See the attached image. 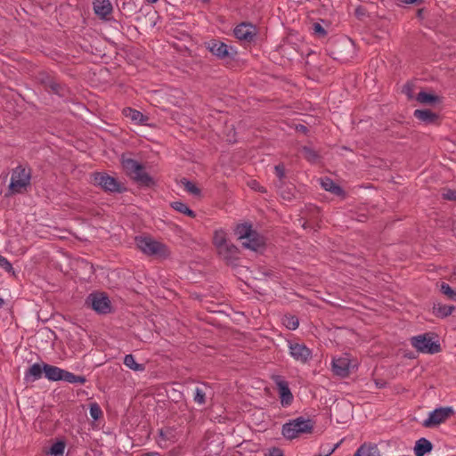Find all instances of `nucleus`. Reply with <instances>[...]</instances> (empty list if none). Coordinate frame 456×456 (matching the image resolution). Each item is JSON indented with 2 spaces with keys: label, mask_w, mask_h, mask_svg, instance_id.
<instances>
[{
  "label": "nucleus",
  "mask_w": 456,
  "mask_h": 456,
  "mask_svg": "<svg viewBox=\"0 0 456 456\" xmlns=\"http://www.w3.org/2000/svg\"><path fill=\"white\" fill-rule=\"evenodd\" d=\"M440 289L448 298L456 300V290L452 289L447 283L443 282L440 286Z\"/></svg>",
  "instance_id": "nucleus-37"
},
{
  "label": "nucleus",
  "mask_w": 456,
  "mask_h": 456,
  "mask_svg": "<svg viewBox=\"0 0 456 456\" xmlns=\"http://www.w3.org/2000/svg\"><path fill=\"white\" fill-rule=\"evenodd\" d=\"M4 304V300L2 297H0V308H2Z\"/></svg>",
  "instance_id": "nucleus-52"
},
{
  "label": "nucleus",
  "mask_w": 456,
  "mask_h": 456,
  "mask_svg": "<svg viewBox=\"0 0 456 456\" xmlns=\"http://www.w3.org/2000/svg\"><path fill=\"white\" fill-rule=\"evenodd\" d=\"M102 414V411L97 403H92L90 405V415L94 420L99 419Z\"/></svg>",
  "instance_id": "nucleus-39"
},
{
  "label": "nucleus",
  "mask_w": 456,
  "mask_h": 456,
  "mask_svg": "<svg viewBox=\"0 0 456 456\" xmlns=\"http://www.w3.org/2000/svg\"><path fill=\"white\" fill-rule=\"evenodd\" d=\"M331 366L334 374L342 376V360L340 358H333Z\"/></svg>",
  "instance_id": "nucleus-38"
},
{
  "label": "nucleus",
  "mask_w": 456,
  "mask_h": 456,
  "mask_svg": "<svg viewBox=\"0 0 456 456\" xmlns=\"http://www.w3.org/2000/svg\"><path fill=\"white\" fill-rule=\"evenodd\" d=\"M135 244L143 254L159 259H166L170 256V250L167 245L149 236H138Z\"/></svg>",
  "instance_id": "nucleus-2"
},
{
  "label": "nucleus",
  "mask_w": 456,
  "mask_h": 456,
  "mask_svg": "<svg viewBox=\"0 0 456 456\" xmlns=\"http://www.w3.org/2000/svg\"><path fill=\"white\" fill-rule=\"evenodd\" d=\"M124 364L132 370L143 371L145 367L142 363H137L133 354H126L124 358Z\"/></svg>",
  "instance_id": "nucleus-27"
},
{
  "label": "nucleus",
  "mask_w": 456,
  "mask_h": 456,
  "mask_svg": "<svg viewBox=\"0 0 456 456\" xmlns=\"http://www.w3.org/2000/svg\"><path fill=\"white\" fill-rule=\"evenodd\" d=\"M94 10L101 18H105L112 11V5L109 0H94Z\"/></svg>",
  "instance_id": "nucleus-17"
},
{
  "label": "nucleus",
  "mask_w": 456,
  "mask_h": 456,
  "mask_svg": "<svg viewBox=\"0 0 456 456\" xmlns=\"http://www.w3.org/2000/svg\"><path fill=\"white\" fill-rule=\"evenodd\" d=\"M248 185L253 189V190H256V191H262V187L259 185L258 182L256 181V180H252L248 183Z\"/></svg>",
  "instance_id": "nucleus-44"
},
{
  "label": "nucleus",
  "mask_w": 456,
  "mask_h": 456,
  "mask_svg": "<svg viewBox=\"0 0 456 456\" xmlns=\"http://www.w3.org/2000/svg\"><path fill=\"white\" fill-rule=\"evenodd\" d=\"M358 367V361L355 358L344 355V376L354 372Z\"/></svg>",
  "instance_id": "nucleus-29"
},
{
  "label": "nucleus",
  "mask_w": 456,
  "mask_h": 456,
  "mask_svg": "<svg viewBox=\"0 0 456 456\" xmlns=\"http://www.w3.org/2000/svg\"><path fill=\"white\" fill-rule=\"evenodd\" d=\"M122 167L129 176H132L134 173L138 170L140 164L133 159L122 156L121 159Z\"/></svg>",
  "instance_id": "nucleus-23"
},
{
  "label": "nucleus",
  "mask_w": 456,
  "mask_h": 456,
  "mask_svg": "<svg viewBox=\"0 0 456 456\" xmlns=\"http://www.w3.org/2000/svg\"><path fill=\"white\" fill-rule=\"evenodd\" d=\"M61 380L67 381L70 384H84L86 382V378L83 376H77L64 370Z\"/></svg>",
  "instance_id": "nucleus-31"
},
{
  "label": "nucleus",
  "mask_w": 456,
  "mask_h": 456,
  "mask_svg": "<svg viewBox=\"0 0 456 456\" xmlns=\"http://www.w3.org/2000/svg\"><path fill=\"white\" fill-rule=\"evenodd\" d=\"M62 369L45 363V377L51 381H59L62 379Z\"/></svg>",
  "instance_id": "nucleus-18"
},
{
  "label": "nucleus",
  "mask_w": 456,
  "mask_h": 456,
  "mask_svg": "<svg viewBox=\"0 0 456 456\" xmlns=\"http://www.w3.org/2000/svg\"><path fill=\"white\" fill-rule=\"evenodd\" d=\"M234 232L241 245L246 248L257 251L265 246V238L253 230L248 224H238Z\"/></svg>",
  "instance_id": "nucleus-1"
},
{
  "label": "nucleus",
  "mask_w": 456,
  "mask_h": 456,
  "mask_svg": "<svg viewBox=\"0 0 456 456\" xmlns=\"http://www.w3.org/2000/svg\"><path fill=\"white\" fill-rule=\"evenodd\" d=\"M0 267L8 273L13 272V268L12 264L8 261L7 258L0 255Z\"/></svg>",
  "instance_id": "nucleus-41"
},
{
  "label": "nucleus",
  "mask_w": 456,
  "mask_h": 456,
  "mask_svg": "<svg viewBox=\"0 0 456 456\" xmlns=\"http://www.w3.org/2000/svg\"><path fill=\"white\" fill-rule=\"evenodd\" d=\"M172 207L175 210L183 213L184 215H187L191 217H194L195 214L192 210H191L188 206L181 201H175L172 203Z\"/></svg>",
  "instance_id": "nucleus-36"
},
{
  "label": "nucleus",
  "mask_w": 456,
  "mask_h": 456,
  "mask_svg": "<svg viewBox=\"0 0 456 456\" xmlns=\"http://www.w3.org/2000/svg\"><path fill=\"white\" fill-rule=\"evenodd\" d=\"M302 155L309 161H314L317 158L316 153L310 148L305 147L302 150Z\"/></svg>",
  "instance_id": "nucleus-40"
},
{
  "label": "nucleus",
  "mask_w": 456,
  "mask_h": 456,
  "mask_svg": "<svg viewBox=\"0 0 456 456\" xmlns=\"http://www.w3.org/2000/svg\"><path fill=\"white\" fill-rule=\"evenodd\" d=\"M288 347L290 356L297 362L305 363L311 358L312 353L304 344L289 341Z\"/></svg>",
  "instance_id": "nucleus-9"
},
{
  "label": "nucleus",
  "mask_w": 456,
  "mask_h": 456,
  "mask_svg": "<svg viewBox=\"0 0 456 456\" xmlns=\"http://www.w3.org/2000/svg\"><path fill=\"white\" fill-rule=\"evenodd\" d=\"M444 197L447 200H456V191L449 190L444 193Z\"/></svg>",
  "instance_id": "nucleus-43"
},
{
  "label": "nucleus",
  "mask_w": 456,
  "mask_h": 456,
  "mask_svg": "<svg viewBox=\"0 0 456 456\" xmlns=\"http://www.w3.org/2000/svg\"><path fill=\"white\" fill-rule=\"evenodd\" d=\"M297 130H300V131H305L306 128L305 126L303 125H299L298 126H297Z\"/></svg>",
  "instance_id": "nucleus-51"
},
{
  "label": "nucleus",
  "mask_w": 456,
  "mask_h": 456,
  "mask_svg": "<svg viewBox=\"0 0 456 456\" xmlns=\"http://www.w3.org/2000/svg\"><path fill=\"white\" fill-rule=\"evenodd\" d=\"M281 322L282 324L290 330H295L299 325L298 319L294 315H284Z\"/></svg>",
  "instance_id": "nucleus-33"
},
{
  "label": "nucleus",
  "mask_w": 456,
  "mask_h": 456,
  "mask_svg": "<svg viewBox=\"0 0 456 456\" xmlns=\"http://www.w3.org/2000/svg\"><path fill=\"white\" fill-rule=\"evenodd\" d=\"M149 3L154 4L157 3L159 0H147Z\"/></svg>",
  "instance_id": "nucleus-54"
},
{
  "label": "nucleus",
  "mask_w": 456,
  "mask_h": 456,
  "mask_svg": "<svg viewBox=\"0 0 456 456\" xmlns=\"http://www.w3.org/2000/svg\"><path fill=\"white\" fill-rule=\"evenodd\" d=\"M432 450V444L426 438H420L416 442L414 453L416 456H424Z\"/></svg>",
  "instance_id": "nucleus-22"
},
{
  "label": "nucleus",
  "mask_w": 456,
  "mask_h": 456,
  "mask_svg": "<svg viewBox=\"0 0 456 456\" xmlns=\"http://www.w3.org/2000/svg\"><path fill=\"white\" fill-rule=\"evenodd\" d=\"M269 456H283V453L280 449L273 448L269 452Z\"/></svg>",
  "instance_id": "nucleus-45"
},
{
  "label": "nucleus",
  "mask_w": 456,
  "mask_h": 456,
  "mask_svg": "<svg viewBox=\"0 0 456 456\" xmlns=\"http://www.w3.org/2000/svg\"><path fill=\"white\" fill-rule=\"evenodd\" d=\"M281 195L286 200H290L291 198L290 196H286L283 191H281Z\"/></svg>",
  "instance_id": "nucleus-50"
},
{
  "label": "nucleus",
  "mask_w": 456,
  "mask_h": 456,
  "mask_svg": "<svg viewBox=\"0 0 456 456\" xmlns=\"http://www.w3.org/2000/svg\"><path fill=\"white\" fill-rule=\"evenodd\" d=\"M227 241L226 233L224 230H217L214 233L213 243L216 248L223 247Z\"/></svg>",
  "instance_id": "nucleus-34"
},
{
  "label": "nucleus",
  "mask_w": 456,
  "mask_h": 456,
  "mask_svg": "<svg viewBox=\"0 0 456 456\" xmlns=\"http://www.w3.org/2000/svg\"><path fill=\"white\" fill-rule=\"evenodd\" d=\"M181 185L187 192L194 196H199L200 194V190L196 186V184L187 179L181 180Z\"/></svg>",
  "instance_id": "nucleus-35"
},
{
  "label": "nucleus",
  "mask_w": 456,
  "mask_h": 456,
  "mask_svg": "<svg viewBox=\"0 0 456 456\" xmlns=\"http://www.w3.org/2000/svg\"><path fill=\"white\" fill-rule=\"evenodd\" d=\"M218 255L225 261H231L236 257L238 248L233 244L226 242L223 247L216 248Z\"/></svg>",
  "instance_id": "nucleus-15"
},
{
  "label": "nucleus",
  "mask_w": 456,
  "mask_h": 456,
  "mask_svg": "<svg viewBox=\"0 0 456 456\" xmlns=\"http://www.w3.org/2000/svg\"><path fill=\"white\" fill-rule=\"evenodd\" d=\"M403 92L407 94L408 97H410V98L411 97V94L410 93V86H404Z\"/></svg>",
  "instance_id": "nucleus-49"
},
{
  "label": "nucleus",
  "mask_w": 456,
  "mask_h": 456,
  "mask_svg": "<svg viewBox=\"0 0 456 456\" xmlns=\"http://www.w3.org/2000/svg\"><path fill=\"white\" fill-rule=\"evenodd\" d=\"M61 380L67 381L70 384H84L86 382V378L83 376H77L64 370Z\"/></svg>",
  "instance_id": "nucleus-30"
},
{
  "label": "nucleus",
  "mask_w": 456,
  "mask_h": 456,
  "mask_svg": "<svg viewBox=\"0 0 456 456\" xmlns=\"http://www.w3.org/2000/svg\"><path fill=\"white\" fill-rule=\"evenodd\" d=\"M30 175L22 167H17L12 175L10 188L14 192H20L29 184Z\"/></svg>",
  "instance_id": "nucleus-7"
},
{
  "label": "nucleus",
  "mask_w": 456,
  "mask_h": 456,
  "mask_svg": "<svg viewBox=\"0 0 456 456\" xmlns=\"http://www.w3.org/2000/svg\"><path fill=\"white\" fill-rule=\"evenodd\" d=\"M65 447L64 442L58 441L50 446L46 453L49 456H64Z\"/></svg>",
  "instance_id": "nucleus-28"
},
{
  "label": "nucleus",
  "mask_w": 456,
  "mask_h": 456,
  "mask_svg": "<svg viewBox=\"0 0 456 456\" xmlns=\"http://www.w3.org/2000/svg\"><path fill=\"white\" fill-rule=\"evenodd\" d=\"M417 101L423 104H434L439 102L438 96L428 92H419Z\"/></svg>",
  "instance_id": "nucleus-26"
},
{
  "label": "nucleus",
  "mask_w": 456,
  "mask_h": 456,
  "mask_svg": "<svg viewBox=\"0 0 456 456\" xmlns=\"http://www.w3.org/2000/svg\"><path fill=\"white\" fill-rule=\"evenodd\" d=\"M274 169H275V173H276L277 176L280 179H281L284 175L283 167H281V166H276L274 167Z\"/></svg>",
  "instance_id": "nucleus-46"
},
{
  "label": "nucleus",
  "mask_w": 456,
  "mask_h": 456,
  "mask_svg": "<svg viewBox=\"0 0 456 456\" xmlns=\"http://www.w3.org/2000/svg\"><path fill=\"white\" fill-rule=\"evenodd\" d=\"M314 425L310 419L297 418L282 427V435L288 439H294L301 435L311 433Z\"/></svg>",
  "instance_id": "nucleus-3"
},
{
  "label": "nucleus",
  "mask_w": 456,
  "mask_h": 456,
  "mask_svg": "<svg viewBox=\"0 0 456 456\" xmlns=\"http://www.w3.org/2000/svg\"><path fill=\"white\" fill-rule=\"evenodd\" d=\"M320 183L322 187L328 191L336 195H340L342 193V189L329 177L322 178Z\"/></svg>",
  "instance_id": "nucleus-25"
},
{
  "label": "nucleus",
  "mask_w": 456,
  "mask_h": 456,
  "mask_svg": "<svg viewBox=\"0 0 456 456\" xmlns=\"http://www.w3.org/2000/svg\"><path fill=\"white\" fill-rule=\"evenodd\" d=\"M131 177L133 179L136 180L138 183L144 184V185H150L152 183V179L145 172V170L142 165H140V167H138V170H136Z\"/></svg>",
  "instance_id": "nucleus-24"
},
{
  "label": "nucleus",
  "mask_w": 456,
  "mask_h": 456,
  "mask_svg": "<svg viewBox=\"0 0 456 456\" xmlns=\"http://www.w3.org/2000/svg\"><path fill=\"white\" fill-rule=\"evenodd\" d=\"M209 387L207 384H200L197 386L193 392V400L196 403L202 405L206 403V397Z\"/></svg>",
  "instance_id": "nucleus-19"
},
{
  "label": "nucleus",
  "mask_w": 456,
  "mask_h": 456,
  "mask_svg": "<svg viewBox=\"0 0 456 456\" xmlns=\"http://www.w3.org/2000/svg\"><path fill=\"white\" fill-rule=\"evenodd\" d=\"M234 35L240 41L251 42L256 35V28L249 23H241L234 28Z\"/></svg>",
  "instance_id": "nucleus-10"
},
{
  "label": "nucleus",
  "mask_w": 456,
  "mask_h": 456,
  "mask_svg": "<svg viewBox=\"0 0 456 456\" xmlns=\"http://www.w3.org/2000/svg\"><path fill=\"white\" fill-rule=\"evenodd\" d=\"M274 382L278 387L282 406L290 405L293 401V395L289 390L288 383L279 376L274 378Z\"/></svg>",
  "instance_id": "nucleus-11"
},
{
  "label": "nucleus",
  "mask_w": 456,
  "mask_h": 456,
  "mask_svg": "<svg viewBox=\"0 0 456 456\" xmlns=\"http://www.w3.org/2000/svg\"><path fill=\"white\" fill-rule=\"evenodd\" d=\"M346 45L347 47H350L351 49L354 50V43L353 41L350 39V38H347L346 39V42L344 41V45Z\"/></svg>",
  "instance_id": "nucleus-47"
},
{
  "label": "nucleus",
  "mask_w": 456,
  "mask_h": 456,
  "mask_svg": "<svg viewBox=\"0 0 456 456\" xmlns=\"http://www.w3.org/2000/svg\"><path fill=\"white\" fill-rule=\"evenodd\" d=\"M86 304L99 314H107L110 312V301L104 293H93L87 299Z\"/></svg>",
  "instance_id": "nucleus-6"
},
{
  "label": "nucleus",
  "mask_w": 456,
  "mask_h": 456,
  "mask_svg": "<svg viewBox=\"0 0 456 456\" xmlns=\"http://www.w3.org/2000/svg\"><path fill=\"white\" fill-rule=\"evenodd\" d=\"M143 456H157L156 453H146Z\"/></svg>",
  "instance_id": "nucleus-53"
},
{
  "label": "nucleus",
  "mask_w": 456,
  "mask_h": 456,
  "mask_svg": "<svg viewBox=\"0 0 456 456\" xmlns=\"http://www.w3.org/2000/svg\"><path fill=\"white\" fill-rule=\"evenodd\" d=\"M354 456H380V454L376 444H364L358 448Z\"/></svg>",
  "instance_id": "nucleus-21"
},
{
  "label": "nucleus",
  "mask_w": 456,
  "mask_h": 456,
  "mask_svg": "<svg viewBox=\"0 0 456 456\" xmlns=\"http://www.w3.org/2000/svg\"><path fill=\"white\" fill-rule=\"evenodd\" d=\"M414 117L425 124L435 123L437 119V116L428 110H416Z\"/></svg>",
  "instance_id": "nucleus-20"
},
{
  "label": "nucleus",
  "mask_w": 456,
  "mask_h": 456,
  "mask_svg": "<svg viewBox=\"0 0 456 456\" xmlns=\"http://www.w3.org/2000/svg\"><path fill=\"white\" fill-rule=\"evenodd\" d=\"M94 183L105 191L111 192L120 191L121 186L118 181L105 173H97L93 176Z\"/></svg>",
  "instance_id": "nucleus-8"
},
{
  "label": "nucleus",
  "mask_w": 456,
  "mask_h": 456,
  "mask_svg": "<svg viewBox=\"0 0 456 456\" xmlns=\"http://www.w3.org/2000/svg\"><path fill=\"white\" fill-rule=\"evenodd\" d=\"M179 433L172 428H166L160 430V439L159 443L161 445L167 446V443L174 444L179 440Z\"/></svg>",
  "instance_id": "nucleus-14"
},
{
  "label": "nucleus",
  "mask_w": 456,
  "mask_h": 456,
  "mask_svg": "<svg viewBox=\"0 0 456 456\" xmlns=\"http://www.w3.org/2000/svg\"><path fill=\"white\" fill-rule=\"evenodd\" d=\"M45 363L36 362L32 364L28 370L25 372L24 380L27 383L34 382L42 378L45 374Z\"/></svg>",
  "instance_id": "nucleus-13"
},
{
  "label": "nucleus",
  "mask_w": 456,
  "mask_h": 456,
  "mask_svg": "<svg viewBox=\"0 0 456 456\" xmlns=\"http://www.w3.org/2000/svg\"><path fill=\"white\" fill-rule=\"evenodd\" d=\"M453 307L446 305H435L433 311L434 314L438 317H446L452 313Z\"/></svg>",
  "instance_id": "nucleus-32"
},
{
  "label": "nucleus",
  "mask_w": 456,
  "mask_h": 456,
  "mask_svg": "<svg viewBox=\"0 0 456 456\" xmlns=\"http://www.w3.org/2000/svg\"><path fill=\"white\" fill-rule=\"evenodd\" d=\"M313 30H314V34L318 35L319 37H322L325 35L324 28L319 23H314L313 25Z\"/></svg>",
  "instance_id": "nucleus-42"
},
{
  "label": "nucleus",
  "mask_w": 456,
  "mask_h": 456,
  "mask_svg": "<svg viewBox=\"0 0 456 456\" xmlns=\"http://www.w3.org/2000/svg\"><path fill=\"white\" fill-rule=\"evenodd\" d=\"M411 341L412 346L420 353L435 354L440 351V345L428 334L412 337Z\"/></svg>",
  "instance_id": "nucleus-4"
},
{
  "label": "nucleus",
  "mask_w": 456,
  "mask_h": 456,
  "mask_svg": "<svg viewBox=\"0 0 456 456\" xmlns=\"http://www.w3.org/2000/svg\"><path fill=\"white\" fill-rule=\"evenodd\" d=\"M208 49L216 57L224 59L231 54L232 47L228 46L226 44L217 41L211 40L208 43Z\"/></svg>",
  "instance_id": "nucleus-12"
},
{
  "label": "nucleus",
  "mask_w": 456,
  "mask_h": 456,
  "mask_svg": "<svg viewBox=\"0 0 456 456\" xmlns=\"http://www.w3.org/2000/svg\"><path fill=\"white\" fill-rule=\"evenodd\" d=\"M123 114L126 118H127L132 122L137 125H143L148 120V118L144 116L142 112L129 107L125 108L123 110Z\"/></svg>",
  "instance_id": "nucleus-16"
},
{
  "label": "nucleus",
  "mask_w": 456,
  "mask_h": 456,
  "mask_svg": "<svg viewBox=\"0 0 456 456\" xmlns=\"http://www.w3.org/2000/svg\"><path fill=\"white\" fill-rule=\"evenodd\" d=\"M401 1L405 4H416V3L421 2L422 0H401Z\"/></svg>",
  "instance_id": "nucleus-48"
},
{
  "label": "nucleus",
  "mask_w": 456,
  "mask_h": 456,
  "mask_svg": "<svg viewBox=\"0 0 456 456\" xmlns=\"http://www.w3.org/2000/svg\"><path fill=\"white\" fill-rule=\"evenodd\" d=\"M454 413L452 407H440L428 414V417L423 421L426 428L436 427L446 421Z\"/></svg>",
  "instance_id": "nucleus-5"
}]
</instances>
